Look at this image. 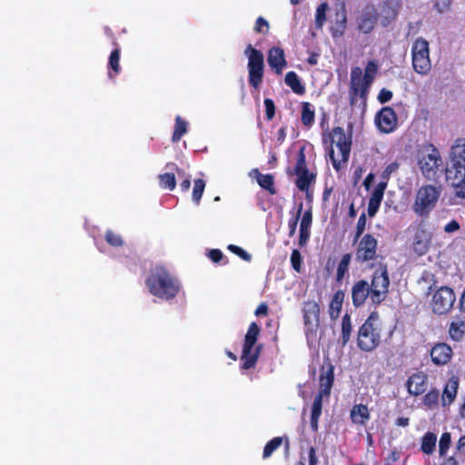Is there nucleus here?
<instances>
[{
    "label": "nucleus",
    "instance_id": "0eeeda50",
    "mask_svg": "<svg viewBox=\"0 0 465 465\" xmlns=\"http://www.w3.org/2000/svg\"><path fill=\"white\" fill-rule=\"evenodd\" d=\"M411 61L413 70L421 75H426L431 69L430 58L429 42L422 38H417L411 46Z\"/></svg>",
    "mask_w": 465,
    "mask_h": 465
},
{
    "label": "nucleus",
    "instance_id": "680f3d73",
    "mask_svg": "<svg viewBox=\"0 0 465 465\" xmlns=\"http://www.w3.org/2000/svg\"><path fill=\"white\" fill-rule=\"evenodd\" d=\"M336 20H337V23H341V28L344 29L345 24L347 21L344 5H342V7H341V12H338L336 14Z\"/></svg>",
    "mask_w": 465,
    "mask_h": 465
},
{
    "label": "nucleus",
    "instance_id": "ea45409f",
    "mask_svg": "<svg viewBox=\"0 0 465 465\" xmlns=\"http://www.w3.org/2000/svg\"><path fill=\"white\" fill-rule=\"evenodd\" d=\"M282 442V439L281 437H275L272 440H270L264 447L263 450V458H269L272 453L278 449Z\"/></svg>",
    "mask_w": 465,
    "mask_h": 465
},
{
    "label": "nucleus",
    "instance_id": "7ed1b4c3",
    "mask_svg": "<svg viewBox=\"0 0 465 465\" xmlns=\"http://www.w3.org/2000/svg\"><path fill=\"white\" fill-rule=\"evenodd\" d=\"M330 136L329 156L333 167L339 170L341 163H345L349 160L351 139L350 136H346L344 129L340 126L334 127Z\"/></svg>",
    "mask_w": 465,
    "mask_h": 465
},
{
    "label": "nucleus",
    "instance_id": "37998d69",
    "mask_svg": "<svg viewBox=\"0 0 465 465\" xmlns=\"http://www.w3.org/2000/svg\"><path fill=\"white\" fill-rule=\"evenodd\" d=\"M332 381L333 380H321L319 393L316 397H321V400L329 397L332 388Z\"/></svg>",
    "mask_w": 465,
    "mask_h": 465
},
{
    "label": "nucleus",
    "instance_id": "e433bc0d",
    "mask_svg": "<svg viewBox=\"0 0 465 465\" xmlns=\"http://www.w3.org/2000/svg\"><path fill=\"white\" fill-rule=\"evenodd\" d=\"M160 184L163 188L173 191L176 186L175 176L173 173H163L159 175Z\"/></svg>",
    "mask_w": 465,
    "mask_h": 465
},
{
    "label": "nucleus",
    "instance_id": "f3484780",
    "mask_svg": "<svg viewBox=\"0 0 465 465\" xmlns=\"http://www.w3.org/2000/svg\"><path fill=\"white\" fill-rule=\"evenodd\" d=\"M452 356V349L447 343H437L430 350V357L436 365L447 364Z\"/></svg>",
    "mask_w": 465,
    "mask_h": 465
},
{
    "label": "nucleus",
    "instance_id": "f8f14e48",
    "mask_svg": "<svg viewBox=\"0 0 465 465\" xmlns=\"http://www.w3.org/2000/svg\"><path fill=\"white\" fill-rule=\"evenodd\" d=\"M295 174L297 175L296 186L300 191H308L310 185L315 182L316 175L309 172L306 166V160L303 150H301L298 155Z\"/></svg>",
    "mask_w": 465,
    "mask_h": 465
},
{
    "label": "nucleus",
    "instance_id": "412c9836",
    "mask_svg": "<svg viewBox=\"0 0 465 465\" xmlns=\"http://www.w3.org/2000/svg\"><path fill=\"white\" fill-rule=\"evenodd\" d=\"M430 238L425 232L415 234L413 241V251L420 256L424 255L430 247Z\"/></svg>",
    "mask_w": 465,
    "mask_h": 465
},
{
    "label": "nucleus",
    "instance_id": "f704fd0d",
    "mask_svg": "<svg viewBox=\"0 0 465 465\" xmlns=\"http://www.w3.org/2000/svg\"><path fill=\"white\" fill-rule=\"evenodd\" d=\"M329 8L327 3H322L316 9L315 25L318 29H322L326 22V12Z\"/></svg>",
    "mask_w": 465,
    "mask_h": 465
},
{
    "label": "nucleus",
    "instance_id": "72a5a7b5",
    "mask_svg": "<svg viewBox=\"0 0 465 465\" xmlns=\"http://www.w3.org/2000/svg\"><path fill=\"white\" fill-rule=\"evenodd\" d=\"M351 259V255L350 253H346L341 257V260L339 262V265L337 268V274H336L337 282H341L344 278L345 274L348 272Z\"/></svg>",
    "mask_w": 465,
    "mask_h": 465
},
{
    "label": "nucleus",
    "instance_id": "09e8293b",
    "mask_svg": "<svg viewBox=\"0 0 465 465\" xmlns=\"http://www.w3.org/2000/svg\"><path fill=\"white\" fill-rule=\"evenodd\" d=\"M105 240L112 246H121L123 244L121 236L114 233L113 231L106 232Z\"/></svg>",
    "mask_w": 465,
    "mask_h": 465
},
{
    "label": "nucleus",
    "instance_id": "393cba45",
    "mask_svg": "<svg viewBox=\"0 0 465 465\" xmlns=\"http://www.w3.org/2000/svg\"><path fill=\"white\" fill-rule=\"evenodd\" d=\"M344 296H345V294L342 291H338L334 293V295L331 299V302L330 303V309H329L330 317L332 320H335L339 317V314H340V312H341V309L342 306V302L344 300Z\"/></svg>",
    "mask_w": 465,
    "mask_h": 465
},
{
    "label": "nucleus",
    "instance_id": "a878e982",
    "mask_svg": "<svg viewBox=\"0 0 465 465\" xmlns=\"http://www.w3.org/2000/svg\"><path fill=\"white\" fill-rule=\"evenodd\" d=\"M436 442L437 435L433 432L428 431L421 439L420 450L423 453L430 455L436 449Z\"/></svg>",
    "mask_w": 465,
    "mask_h": 465
},
{
    "label": "nucleus",
    "instance_id": "8fccbe9b",
    "mask_svg": "<svg viewBox=\"0 0 465 465\" xmlns=\"http://www.w3.org/2000/svg\"><path fill=\"white\" fill-rule=\"evenodd\" d=\"M228 249L246 262H250L252 259V256L246 251H244L239 246L230 244L228 246Z\"/></svg>",
    "mask_w": 465,
    "mask_h": 465
},
{
    "label": "nucleus",
    "instance_id": "7c9ffc66",
    "mask_svg": "<svg viewBox=\"0 0 465 465\" xmlns=\"http://www.w3.org/2000/svg\"><path fill=\"white\" fill-rule=\"evenodd\" d=\"M406 386L408 391L412 395H420L427 390L426 380H408Z\"/></svg>",
    "mask_w": 465,
    "mask_h": 465
},
{
    "label": "nucleus",
    "instance_id": "de8ad7c7",
    "mask_svg": "<svg viewBox=\"0 0 465 465\" xmlns=\"http://www.w3.org/2000/svg\"><path fill=\"white\" fill-rule=\"evenodd\" d=\"M366 222H367L366 214L364 213H362L360 215L358 222H357L356 233H355V239H354L355 241L359 240V238L364 232L365 228H366Z\"/></svg>",
    "mask_w": 465,
    "mask_h": 465
},
{
    "label": "nucleus",
    "instance_id": "4c0bfd02",
    "mask_svg": "<svg viewBox=\"0 0 465 465\" xmlns=\"http://www.w3.org/2000/svg\"><path fill=\"white\" fill-rule=\"evenodd\" d=\"M451 443V436L449 432H444L440 439L439 442V454L440 457H444L450 449Z\"/></svg>",
    "mask_w": 465,
    "mask_h": 465
},
{
    "label": "nucleus",
    "instance_id": "3c124183",
    "mask_svg": "<svg viewBox=\"0 0 465 465\" xmlns=\"http://www.w3.org/2000/svg\"><path fill=\"white\" fill-rule=\"evenodd\" d=\"M399 167L400 164L398 162H392L390 164H388L381 174L382 178L385 180L384 182H387L390 179L391 175L394 173L399 169Z\"/></svg>",
    "mask_w": 465,
    "mask_h": 465
},
{
    "label": "nucleus",
    "instance_id": "58836bf2",
    "mask_svg": "<svg viewBox=\"0 0 465 465\" xmlns=\"http://www.w3.org/2000/svg\"><path fill=\"white\" fill-rule=\"evenodd\" d=\"M386 187L387 182H380L371 193L370 201L381 203Z\"/></svg>",
    "mask_w": 465,
    "mask_h": 465
},
{
    "label": "nucleus",
    "instance_id": "6e6552de",
    "mask_svg": "<svg viewBox=\"0 0 465 465\" xmlns=\"http://www.w3.org/2000/svg\"><path fill=\"white\" fill-rule=\"evenodd\" d=\"M261 329L256 322H252L249 326L247 333L244 337V343L242 347V353L241 360L242 361V369H250L254 366L257 361L260 349L259 347H254L258 336L260 334Z\"/></svg>",
    "mask_w": 465,
    "mask_h": 465
},
{
    "label": "nucleus",
    "instance_id": "a211bd4d",
    "mask_svg": "<svg viewBox=\"0 0 465 465\" xmlns=\"http://www.w3.org/2000/svg\"><path fill=\"white\" fill-rule=\"evenodd\" d=\"M371 298L370 284L364 280L354 283L351 289L352 303L355 307L364 304L366 299Z\"/></svg>",
    "mask_w": 465,
    "mask_h": 465
},
{
    "label": "nucleus",
    "instance_id": "5701e85b",
    "mask_svg": "<svg viewBox=\"0 0 465 465\" xmlns=\"http://www.w3.org/2000/svg\"><path fill=\"white\" fill-rule=\"evenodd\" d=\"M284 82L296 94L302 95L305 94V87L295 72H288Z\"/></svg>",
    "mask_w": 465,
    "mask_h": 465
},
{
    "label": "nucleus",
    "instance_id": "2f4dec72",
    "mask_svg": "<svg viewBox=\"0 0 465 465\" xmlns=\"http://www.w3.org/2000/svg\"><path fill=\"white\" fill-rule=\"evenodd\" d=\"M352 327L351 322V318L349 314H345L342 317L341 321V343L342 346H345L351 339Z\"/></svg>",
    "mask_w": 465,
    "mask_h": 465
},
{
    "label": "nucleus",
    "instance_id": "a19ab883",
    "mask_svg": "<svg viewBox=\"0 0 465 465\" xmlns=\"http://www.w3.org/2000/svg\"><path fill=\"white\" fill-rule=\"evenodd\" d=\"M205 188V183L203 179H197L194 181V186L193 191V201L195 203H199Z\"/></svg>",
    "mask_w": 465,
    "mask_h": 465
},
{
    "label": "nucleus",
    "instance_id": "4d7b16f0",
    "mask_svg": "<svg viewBox=\"0 0 465 465\" xmlns=\"http://www.w3.org/2000/svg\"><path fill=\"white\" fill-rule=\"evenodd\" d=\"M322 400H321V397H315L312 407V416H314L315 418H320L322 414Z\"/></svg>",
    "mask_w": 465,
    "mask_h": 465
},
{
    "label": "nucleus",
    "instance_id": "dca6fc26",
    "mask_svg": "<svg viewBox=\"0 0 465 465\" xmlns=\"http://www.w3.org/2000/svg\"><path fill=\"white\" fill-rule=\"evenodd\" d=\"M371 84L362 76V70L360 67H354L351 72V97L360 94L365 98Z\"/></svg>",
    "mask_w": 465,
    "mask_h": 465
},
{
    "label": "nucleus",
    "instance_id": "20e7f679",
    "mask_svg": "<svg viewBox=\"0 0 465 465\" xmlns=\"http://www.w3.org/2000/svg\"><path fill=\"white\" fill-rule=\"evenodd\" d=\"M381 322L377 313H371L358 331V346L365 351H371L381 342Z\"/></svg>",
    "mask_w": 465,
    "mask_h": 465
},
{
    "label": "nucleus",
    "instance_id": "052dcab7",
    "mask_svg": "<svg viewBox=\"0 0 465 465\" xmlns=\"http://www.w3.org/2000/svg\"><path fill=\"white\" fill-rule=\"evenodd\" d=\"M460 228V223L456 220H452L444 226V232L446 233H451L457 232Z\"/></svg>",
    "mask_w": 465,
    "mask_h": 465
},
{
    "label": "nucleus",
    "instance_id": "6e6d98bb",
    "mask_svg": "<svg viewBox=\"0 0 465 465\" xmlns=\"http://www.w3.org/2000/svg\"><path fill=\"white\" fill-rule=\"evenodd\" d=\"M269 29V23L262 16L256 20L254 30L257 33H267Z\"/></svg>",
    "mask_w": 465,
    "mask_h": 465
},
{
    "label": "nucleus",
    "instance_id": "ddd939ff",
    "mask_svg": "<svg viewBox=\"0 0 465 465\" xmlns=\"http://www.w3.org/2000/svg\"><path fill=\"white\" fill-rule=\"evenodd\" d=\"M378 241L370 233L361 237L356 251V260L366 262L377 257Z\"/></svg>",
    "mask_w": 465,
    "mask_h": 465
},
{
    "label": "nucleus",
    "instance_id": "603ef678",
    "mask_svg": "<svg viewBox=\"0 0 465 465\" xmlns=\"http://www.w3.org/2000/svg\"><path fill=\"white\" fill-rule=\"evenodd\" d=\"M438 399H439V392L436 391H430L425 395L423 402L426 406L430 408L437 403Z\"/></svg>",
    "mask_w": 465,
    "mask_h": 465
},
{
    "label": "nucleus",
    "instance_id": "c85d7f7f",
    "mask_svg": "<svg viewBox=\"0 0 465 465\" xmlns=\"http://www.w3.org/2000/svg\"><path fill=\"white\" fill-rule=\"evenodd\" d=\"M449 334L453 341H461L465 334V322L461 320L452 322L450 325Z\"/></svg>",
    "mask_w": 465,
    "mask_h": 465
},
{
    "label": "nucleus",
    "instance_id": "1a4fd4ad",
    "mask_svg": "<svg viewBox=\"0 0 465 465\" xmlns=\"http://www.w3.org/2000/svg\"><path fill=\"white\" fill-rule=\"evenodd\" d=\"M442 163V160L439 150L432 144L425 146L424 150L420 153L418 158V165L421 173L427 178H433L439 166Z\"/></svg>",
    "mask_w": 465,
    "mask_h": 465
},
{
    "label": "nucleus",
    "instance_id": "423d86ee",
    "mask_svg": "<svg viewBox=\"0 0 465 465\" xmlns=\"http://www.w3.org/2000/svg\"><path fill=\"white\" fill-rule=\"evenodd\" d=\"M244 54L248 58V80L251 86L258 89L263 79L264 73V56L263 54L252 45H248Z\"/></svg>",
    "mask_w": 465,
    "mask_h": 465
},
{
    "label": "nucleus",
    "instance_id": "b1692460",
    "mask_svg": "<svg viewBox=\"0 0 465 465\" xmlns=\"http://www.w3.org/2000/svg\"><path fill=\"white\" fill-rule=\"evenodd\" d=\"M376 20L375 15L364 13L358 19V29L363 34H369L373 30Z\"/></svg>",
    "mask_w": 465,
    "mask_h": 465
},
{
    "label": "nucleus",
    "instance_id": "c9c22d12",
    "mask_svg": "<svg viewBox=\"0 0 465 465\" xmlns=\"http://www.w3.org/2000/svg\"><path fill=\"white\" fill-rule=\"evenodd\" d=\"M319 460L316 456V450L313 447H310L307 454H302L299 465H318Z\"/></svg>",
    "mask_w": 465,
    "mask_h": 465
},
{
    "label": "nucleus",
    "instance_id": "473e14b6",
    "mask_svg": "<svg viewBox=\"0 0 465 465\" xmlns=\"http://www.w3.org/2000/svg\"><path fill=\"white\" fill-rule=\"evenodd\" d=\"M187 132V123L183 121L181 116H176L175 126L173 134L172 140L176 143L180 141L182 136Z\"/></svg>",
    "mask_w": 465,
    "mask_h": 465
},
{
    "label": "nucleus",
    "instance_id": "39448f33",
    "mask_svg": "<svg viewBox=\"0 0 465 465\" xmlns=\"http://www.w3.org/2000/svg\"><path fill=\"white\" fill-rule=\"evenodd\" d=\"M440 195V191L431 185L421 186L416 193L412 205L413 212L420 217L427 218L435 208Z\"/></svg>",
    "mask_w": 465,
    "mask_h": 465
},
{
    "label": "nucleus",
    "instance_id": "9d476101",
    "mask_svg": "<svg viewBox=\"0 0 465 465\" xmlns=\"http://www.w3.org/2000/svg\"><path fill=\"white\" fill-rule=\"evenodd\" d=\"M389 285L390 279L386 267L375 271L370 285L371 301L373 304H380L385 300Z\"/></svg>",
    "mask_w": 465,
    "mask_h": 465
},
{
    "label": "nucleus",
    "instance_id": "774afa93",
    "mask_svg": "<svg viewBox=\"0 0 465 465\" xmlns=\"http://www.w3.org/2000/svg\"><path fill=\"white\" fill-rule=\"evenodd\" d=\"M457 450L465 452V435L461 436L457 443Z\"/></svg>",
    "mask_w": 465,
    "mask_h": 465
},
{
    "label": "nucleus",
    "instance_id": "4468645a",
    "mask_svg": "<svg viewBox=\"0 0 465 465\" xmlns=\"http://www.w3.org/2000/svg\"><path fill=\"white\" fill-rule=\"evenodd\" d=\"M397 123L396 113L389 106L383 107L375 116L378 129L384 134L391 133L396 128Z\"/></svg>",
    "mask_w": 465,
    "mask_h": 465
},
{
    "label": "nucleus",
    "instance_id": "5fc2aeb1",
    "mask_svg": "<svg viewBox=\"0 0 465 465\" xmlns=\"http://www.w3.org/2000/svg\"><path fill=\"white\" fill-rule=\"evenodd\" d=\"M312 223V213L311 210L306 211L301 221L300 228L302 229H311Z\"/></svg>",
    "mask_w": 465,
    "mask_h": 465
},
{
    "label": "nucleus",
    "instance_id": "e2e57ef3",
    "mask_svg": "<svg viewBox=\"0 0 465 465\" xmlns=\"http://www.w3.org/2000/svg\"><path fill=\"white\" fill-rule=\"evenodd\" d=\"M380 205L381 203H375V202H371L369 200V203H368V214L370 217H373L375 216V214L377 213L379 208H380Z\"/></svg>",
    "mask_w": 465,
    "mask_h": 465
},
{
    "label": "nucleus",
    "instance_id": "69168bd1",
    "mask_svg": "<svg viewBox=\"0 0 465 465\" xmlns=\"http://www.w3.org/2000/svg\"><path fill=\"white\" fill-rule=\"evenodd\" d=\"M456 189V195L461 198H465V181L460 185H452Z\"/></svg>",
    "mask_w": 465,
    "mask_h": 465
},
{
    "label": "nucleus",
    "instance_id": "2eb2a0df",
    "mask_svg": "<svg viewBox=\"0 0 465 465\" xmlns=\"http://www.w3.org/2000/svg\"><path fill=\"white\" fill-rule=\"evenodd\" d=\"M401 0H385L380 7L379 17L383 27L394 22L399 15Z\"/></svg>",
    "mask_w": 465,
    "mask_h": 465
},
{
    "label": "nucleus",
    "instance_id": "aec40b11",
    "mask_svg": "<svg viewBox=\"0 0 465 465\" xmlns=\"http://www.w3.org/2000/svg\"><path fill=\"white\" fill-rule=\"evenodd\" d=\"M303 318L306 326H317L319 323L320 306L314 301H308L303 305Z\"/></svg>",
    "mask_w": 465,
    "mask_h": 465
},
{
    "label": "nucleus",
    "instance_id": "a18cd8bd",
    "mask_svg": "<svg viewBox=\"0 0 465 465\" xmlns=\"http://www.w3.org/2000/svg\"><path fill=\"white\" fill-rule=\"evenodd\" d=\"M120 52L118 49L114 50L109 57V66L114 70L115 74L119 73L120 70Z\"/></svg>",
    "mask_w": 465,
    "mask_h": 465
},
{
    "label": "nucleus",
    "instance_id": "f03ea898",
    "mask_svg": "<svg viewBox=\"0 0 465 465\" xmlns=\"http://www.w3.org/2000/svg\"><path fill=\"white\" fill-rule=\"evenodd\" d=\"M446 179L451 185L465 181V139L458 138L450 149V162L446 168Z\"/></svg>",
    "mask_w": 465,
    "mask_h": 465
},
{
    "label": "nucleus",
    "instance_id": "49530a36",
    "mask_svg": "<svg viewBox=\"0 0 465 465\" xmlns=\"http://www.w3.org/2000/svg\"><path fill=\"white\" fill-rule=\"evenodd\" d=\"M302 261V258L300 252L298 250H293L291 254V263L293 270L297 272H301Z\"/></svg>",
    "mask_w": 465,
    "mask_h": 465
},
{
    "label": "nucleus",
    "instance_id": "c03bdc74",
    "mask_svg": "<svg viewBox=\"0 0 465 465\" xmlns=\"http://www.w3.org/2000/svg\"><path fill=\"white\" fill-rule=\"evenodd\" d=\"M303 204L301 203L298 206L297 214L292 219H290L288 222V227H289V236L292 237L296 232L297 223L299 221V218L301 216V213L302 212Z\"/></svg>",
    "mask_w": 465,
    "mask_h": 465
},
{
    "label": "nucleus",
    "instance_id": "bf43d9fd",
    "mask_svg": "<svg viewBox=\"0 0 465 465\" xmlns=\"http://www.w3.org/2000/svg\"><path fill=\"white\" fill-rule=\"evenodd\" d=\"M310 238V229L300 228L299 244L304 246L307 244Z\"/></svg>",
    "mask_w": 465,
    "mask_h": 465
},
{
    "label": "nucleus",
    "instance_id": "9b49d317",
    "mask_svg": "<svg viewBox=\"0 0 465 465\" xmlns=\"http://www.w3.org/2000/svg\"><path fill=\"white\" fill-rule=\"evenodd\" d=\"M455 294L449 287H440L432 296L431 308L437 314L447 313L453 306Z\"/></svg>",
    "mask_w": 465,
    "mask_h": 465
},
{
    "label": "nucleus",
    "instance_id": "bb28decb",
    "mask_svg": "<svg viewBox=\"0 0 465 465\" xmlns=\"http://www.w3.org/2000/svg\"><path fill=\"white\" fill-rule=\"evenodd\" d=\"M351 417L354 423H365V421L370 418L367 406L362 404L355 405L351 411Z\"/></svg>",
    "mask_w": 465,
    "mask_h": 465
},
{
    "label": "nucleus",
    "instance_id": "864d4df0",
    "mask_svg": "<svg viewBox=\"0 0 465 465\" xmlns=\"http://www.w3.org/2000/svg\"><path fill=\"white\" fill-rule=\"evenodd\" d=\"M264 106H265V112H266V118L268 120H272L275 114V105H274L273 101L270 98H265L264 99Z\"/></svg>",
    "mask_w": 465,
    "mask_h": 465
},
{
    "label": "nucleus",
    "instance_id": "338daca9",
    "mask_svg": "<svg viewBox=\"0 0 465 465\" xmlns=\"http://www.w3.org/2000/svg\"><path fill=\"white\" fill-rule=\"evenodd\" d=\"M268 313V306L265 303H261L255 310V315H266Z\"/></svg>",
    "mask_w": 465,
    "mask_h": 465
},
{
    "label": "nucleus",
    "instance_id": "13d9d810",
    "mask_svg": "<svg viewBox=\"0 0 465 465\" xmlns=\"http://www.w3.org/2000/svg\"><path fill=\"white\" fill-rule=\"evenodd\" d=\"M391 97H392L391 91L383 88L381 90V92L378 95V100L380 101V103L384 104V103L389 102L391 99Z\"/></svg>",
    "mask_w": 465,
    "mask_h": 465
},
{
    "label": "nucleus",
    "instance_id": "c756f323",
    "mask_svg": "<svg viewBox=\"0 0 465 465\" xmlns=\"http://www.w3.org/2000/svg\"><path fill=\"white\" fill-rule=\"evenodd\" d=\"M301 121H302V124L307 127H310L314 122V108L308 102H303L302 104Z\"/></svg>",
    "mask_w": 465,
    "mask_h": 465
},
{
    "label": "nucleus",
    "instance_id": "f257e3e1",
    "mask_svg": "<svg viewBox=\"0 0 465 465\" xmlns=\"http://www.w3.org/2000/svg\"><path fill=\"white\" fill-rule=\"evenodd\" d=\"M149 292L160 299L169 300L177 294L179 282L161 266L155 267L146 280Z\"/></svg>",
    "mask_w": 465,
    "mask_h": 465
},
{
    "label": "nucleus",
    "instance_id": "0e129e2a",
    "mask_svg": "<svg viewBox=\"0 0 465 465\" xmlns=\"http://www.w3.org/2000/svg\"><path fill=\"white\" fill-rule=\"evenodd\" d=\"M209 258L213 262H220L223 258V252L220 250L213 249V250L210 251Z\"/></svg>",
    "mask_w": 465,
    "mask_h": 465
},
{
    "label": "nucleus",
    "instance_id": "4be33fe9",
    "mask_svg": "<svg viewBox=\"0 0 465 465\" xmlns=\"http://www.w3.org/2000/svg\"><path fill=\"white\" fill-rule=\"evenodd\" d=\"M458 386V380H449L446 383L441 396L442 404L444 406L450 405L454 401L457 395Z\"/></svg>",
    "mask_w": 465,
    "mask_h": 465
},
{
    "label": "nucleus",
    "instance_id": "cd10ccee",
    "mask_svg": "<svg viewBox=\"0 0 465 465\" xmlns=\"http://www.w3.org/2000/svg\"><path fill=\"white\" fill-rule=\"evenodd\" d=\"M252 172L256 173L257 183L262 188L269 191L271 194L276 193V190L274 188V180L272 174L260 173L257 169L253 170Z\"/></svg>",
    "mask_w": 465,
    "mask_h": 465
},
{
    "label": "nucleus",
    "instance_id": "79ce46f5",
    "mask_svg": "<svg viewBox=\"0 0 465 465\" xmlns=\"http://www.w3.org/2000/svg\"><path fill=\"white\" fill-rule=\"evenodd\" d=\"M378 67H379L378 63L375 60H371L367 64V65L365 67V72H364L363 77L370 84H371V82L373 81L374 75L376 74V73L378 71Z\"/></svg>",
    "mask_w": 465,
    "mask_h": 465
},
{
    "label": "nucleus",
    "instance_id": "6ab92c4d",
    "mask_svg": "<svg viewBox=\"0 0 465 465\" xmlns=\"http://www.w3.org/2000/svg\"><path fill=\"white\" fill-rule=\"evenodd\" d=\"M268 64L276 74H282V69L286 65L285 54L283 49L280 47H272L268 52Z\"/></svg>",
    "mask_w": 465,
    "mask_h": 465
}]
</instances>
